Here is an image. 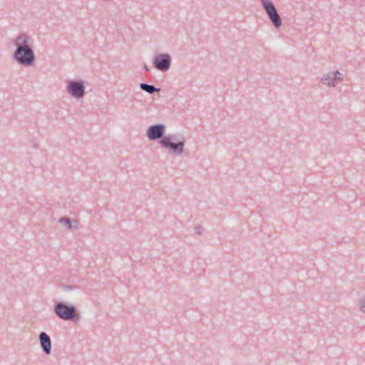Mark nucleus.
Returning a JSON list of instances; mask_svg holds the SVG:
<instances>
[{"mask_svg": "<svg viewBox=\"0 0 365 365\" xmlns=\"http://www.w3.org/2000/svg\"><path fill=\"white\" fill-rule=\"evenodd\" d=\"M173 139H174V136L165 135L159 141V144L161 148H164L169 153L177 156L182 155L185 150V140L182 139L175 143L172 141Z\"/></svg>", "mask_w": 365, "mask_h": 365, "instance_id": "nucleus-2", "label": "nucleus"}, {"mask_svg": "<svg viewBox=\"0 0 365 365\" xmlns=\"http://www.w3.org/2000/svg\"><path fill=\"white\" fill-rule=\"evenodd\" d=\"M66 91L67 94L76 100L82 99L86 95V86L82 80L66 81Z\"/></svg>", "mask_w": 365, "mask_h": 365, "instance_id": "nucleus-3", "label": "nucleus"}, {"mask_svg": "<svg viewBox=\"0 0 365 365\" xmlns=\"http://www.w3.org/2000/svg\"><path fill=\"white\" fill-rule=\"evenodd\" d=\"M54 310L56 314L63 320H71L76 315V307L63 302L56 304Z\"/></svg>", "mask_w": 365, "mask_h": 365, "instance_id": "nucleus-6", "label": "nucleus"}, {"mask_svg": "<svg viewBox=\"0 0 365 365\" xmlns=\"http://www.w3.org/2000/svg\"><path fill=\"white\" fill-rule=\"evenodd\" d=\"M15 46L13 53L14 59L20 66L24 67L32 66L36 61V55L34 51V40L32 36L26 32H19L11 40Z\"/></svg>", "mask_w": 365, "mask_h": 365, "instance_id": "nucleus-1", "label": "nucleus"}, {"mask_svg": "<svg viewBox=\"0 0 365 365\" xmlns=\"http://www.w3.org/2000/svg\"><path fill=\"white\" fill-rule=\"evenodd\" d=\"M140 87L142 90H143L144 91H146L147 93H150V94L153 93L155 91H159L158 88H156L153 86L149 85V84H147L145 83H140Z\"/></svg>", "mask_w": 365, "mask_h": 365, "instance_id": "nucleus-11", "label": "nucleus"}, {"mask_svg": "<svg viewBox=\"0 0 365 365\" xmlns=\"http://www.w3.org/2000/svg\"><path fill=\"white\" fill-rule=\"evenodd\" d=\"M269 19L276 28L282 26V20L272 0H259Z\"/></svg>", "mask_w": 365, "mask_h": 365, "instance_id": "nucleus-5", "label": "nucleus"}, {"mask_svg": "<svg viewBox=\"0 0 365 365\" xmlns=\"http://www.w3.org/2000/svg\"><path fill=\"white\" fill-rule=\"evenodd\" d=\"M58 222L66 229L71 231L77 230L79 227V221L76 219L63 217L59 219Z\"/></svg>", "mask_w": 365, "mask_h": 365, "instance_id": "nucleus-10", "label": "nucleus"}, {"mask_svg": "<svg viewBox=\"0 0 365 365\" xmlns=\"http://www.w3.org/2000/svg\"><path fill=\"white\" fill-rule=\"evenodd\" d=\"M39 343L43 351L49 355L51 353V340L50 336L44 331L39 334Z\"/></svg>", "mask_w": 365, "mask_h": 365, "instance_id": "nucleus-9", "label": "nucleus"}, {"mask_svg": "<svg viewBox=\"0 0 365 365\" xmlns=\"http://www.w3.org/2000/svg\"><path fill=\"white\" fill-rule=\"evenodd\" d=\"M344 81V75L339 71H329L322 75L321 84L329 88H334Z\"/></svg>", "mask_w": 365, "mask_h": 365, "instance_id": "nucleus-4", "label": "nucleus"}, {"mask_svg": "<svg viewBox=\"0 0 365 365\" xmlns=\"http://www.w3.org/2000/svg\"><path fill=\"white\" fill-rule=\"evenodd\" d=\"M166 127L164 124H155L149 126L146 130V135L150 140H162L164 135Z\"/></svg>", "mask_w": 365, "mask_h": 365, "instance_id": "nucleus-8", "label": "nucleus"}, {"mask_svg": "<svg viewBox=\"0 0 365 365\" xmlns=\"http://www.w3.org/2000/svg\"><path fill=\"white\" fill-rule=\"evenodd\" d=\"M195 232L196 233H197L198 235H201L202 233V228L200 227H197L195 228Z\"/></svg>", "mask_w": 365, "mask_h": 365, "instance_id": "nucleus-13", "label": "nucleus"}, {"mask_svg": "<svg viewBox=\"0 0 365 365\" xmlns=\"http://www.w3.org/2000/svg\"><path fill=\"white\" fill-rule=\"evenodd\" d=\"M172 58L168 53H160L154 56L153 65L155 68L160 71L165 72L171 66Z\"/></svg>", "mask_w": 365, "mask_h": 365, "instance_id": "nucleus-7", "label": "nucleus"}, {"mask_svg": "<svg viewBox=\"0 0 365 365\" xmlns=\"http://www.w3.org/2000/svg\"><path fill=\"white\" fill-rule=\"evenodd\" d=\"M357 304L359 310L365 314V298H359Z\"/></svg>", "mask_w": 365, "mask_h": 365, "instance_id": "nucleus-12", "label": "nucleus"}]
</instances>
